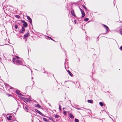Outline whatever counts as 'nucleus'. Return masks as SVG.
<instances>
[{
  "instance_id": "1",
  "label": "nucleus",
  "mask_w": 122,
  "mask_h": 122,
  "mask_svg": "<svg viewBox=\"0 0 122 122\" xmlns=\"http://www.w3.org/2000/svg\"><path fill=\"white\" fill-rule=\"evenodd\" d=\"M21 22L23 23V25L25 27H27L28 24L27 22L24 20H21Z\"/></svg>"
},
{
  "instance_id": "2",
  "label": "nucleus",
  "mask_w": 122,
  "mask_h": 122,
  "mask_svg": "<svg viewBox=\"0 0 122 122\" xmlns=\"http://www.w3.org/2000/svg\"><path fill=\"white\" fill-rule=\"evenodd\" d=\"M27 18L28 19V20L29 21V22L30 23V24L32 23V20L30 17L28 16H26Z\"/></svg>"
},
{
  "instance_id": "3",
  "label": "nucleus",
  "mask_w": 122,
  "mask_h": 122,
  "mask_svg": "<svg viewBox=\"0 0 122 122\" xmlns=\"http://www.w3.org/2000/svg\"><path fill=\"white\" fill-rule=\"evenodd\" d=\"M102 25L106 29L107 31H108L109 30V28L106 25L104 24H103Z\"/></svg>"
},
{
  "instance_id": "4",
  "label": "nucleus",
  "mask_w": 122,
  "mask_h": 122,
  "mask_svg": "<svg viewBox=\"0 0 122 122\" xmlns=\"http://www.w3.org/2000/svg\"><path fill=\"white\" fill-rule=\"evenodd\" d=\"M21 62V61L19 60H17L16 61V63L18 65H20Z\"/></svg>"
},
{
  "instance_id": "5",
  "label": "nucleus",
  "mask_w": 122,
  "mask_h": 122,
  "mask_svg": "<svg viewBox=\"0 0 122 122\" xmlns=\"http://www.w3.org/2000/svg\"><path fill=\"white\" fill-rule=\"evenodd\" d=\"M29 35V32L28 31L26 34H25L24 35V37H27Z\"/></svg>"
},
{
  "instance_id": "6",
  "label": "nucleus",
  "mask_w": 122,
  "mask_h": 122,
  "mask_svg": "<svg viewBox=\"0 0 122 122\" xmlns=\"http://www.w3.org/2000/svg\"><path fill=\"white\" fill-rule=\"evenodd\" d=\"M25 101L27 102H30V100L27 98H25L24 99Z\"/></svg>"
},
{
  "instance_id": "7",
  "label": "nucleus",
  "mask_w": 122,
  "mask_h": 122,
  "mask_svg": "<svg viewBox=\"0 0 122 122\" xmlns=\"http://www.w3.org/2000/svg\"><path fill=\"white\" fill-rule=\"evenodd\" d=\"M71 15L74 16L75 17L76 16V15L74 11V10H72L71 11Z\"/></svg>"
},
{
  "instance_id": "8",
  "label": "nucleus",
  "mask_w": 122,
  "mask_h": 122,
  "mask_svg": "<svg viewBox=\"0 0 122 122\" xmlns=\"http://www.w3.org/2000/svg\"><path fill=\"white\" fill-rule=\"evenodd\" d=\"M12 118V116L10 115L8 117L7 116V119L9 120H11Z\"/></svg>"
},
{
  "instance_id": "9",
  "label": "nucleus",
  "mask_w": 122,
  "mask_h": 122,
  "mask_svg": "<svg viewBox=\"0 0 122 122\" xmlns=\"http://www.w3.org/2000/svg\"><path fill=\"white\" fill-rule=\"evenodd\" d=\"M25 31V28L23 27H22L21 30V33H24Z\"/></svg>"
},
{
  "instance_id": "10",
  "label": "nucleus",
  "mask_w": 122,
  "mask_h": 122,
  "mask_svg": "<svg viewBox=\"0 0 122 122\" xmlns=\"http://www.w3.org/2000/svg\"><path fill=\"white\" fill-rule=\"evenodd\" d=\"M87 102L88 103H93V101L92 100H87Z\"/></svg>"
},
{
  "instance_id": "11",
  "label": "nucleus",
  "mask_w": 122,
  "mask_h": 122,
  "mask_svg": "<svg viewBox=\"0 0 122 122\" xmlns=\"http://www.w3.org/2000/svg\"><path fill=\"white\" fill-rule=\"evenodd\" d=\"M36 111L39 114H40V115H43V114L40 111H39V110H36Z\"/></svg>"
},
{
  "instance_id": "12",
  "label": "nucleus",
  "mask_w": 122,
  "mask_h": 122,
  "mask_svg": "<svg viewBox=\"0 0 122 122\" xmlns=\"http://www.w3.org/2000/svg\"><path fill=\"white\" fill-rule=\"evenodd\" d=\"M81 13L82 15V17L83 18L85 16V14L84 11L81 12Z\"/></svg>"
},
{
  "instance_id": "13",
  "label": "nucleus",
  "mask_w": 122,
  "mask_h": 122,
  "mask_svg": "<svg viewBox=\"0 0 122 122\" xmlns=\"http://www.w3.org/2000/svg\"><path fill=\"white\" fill-rule=\"evenodd\" d=\"M67 72H68V73L69 74V75L71 76H72L73 75L71 73V72H70V71L68 70L67 71Z\"/></svg>"
},
{
  "instance_id": "14",
  "label": "nucleus",
  "mask_w": 122,
  "mask_h": 122,
  "mask_svg": "<svg viewBox=\"0 0 122 122\" xmlns=\"http://www.w3.org/2000/svg\"><path fill=\"white\" fill-rule=\"evenodd\" d=\"M119 31L120 34L122 35V27L119 29Z\"/></svg>"
},
{
  "instance_id": "15",
  "label": "nucleus",
  "mask_w": 122,
  "mask_h": 122,
  "mask_svg": "<svg viewBox=\"0 0 122 122\" xmlns=\"http://www.w3.org/2000/svg\"><path fill=\"white\" fill-rule=\"evenodd\" d=\"M99 104L102 107L104 105L103 103L102 102H100Z\"/></svg>"
},
{
  "instance_id": "16",
  "label": "nucleus",
  "mask_w": 122,
  "mask_h": 122,
  "mask_svg": "<svg viewBox=\"0 0 122 122\" xmlns=\"http://www.w3.org/2000/svg\"><path fill=\"white\" fill-rule=\"evenodd\" d=\"M70 117L71 118H73L74 117V116L70 114L69 115Z\"/></svg>"
},
{
  "instance_id": "17",
  "label": "nucleus",
  "mask_w": 122,
  "mask_h": 122,
  "mask_svg": "<svg viewBox=\"0 0 122 122\" xmlns=\"http://www.w3.org/2000/svg\"><path fill=\"white\" fill-rule=\"evenodd\" d=\"M15 17L18 18V19H19L20 17V16L18 15H15Z\"/></svg>"
},
{
  "instance_id": "18",
  "label": "nucleus",
  "mask_w": 122,
  "mask_h": 122,
  "mask_svg": "<svg viewBox=\"0 0 122 122\" xmlns=\"http://www.w3.org/2000/svg\"><path fill=\"white\" fill-rule=\"evenodd\" d=\"M36 107H38L39 108H40L41 106L39 104H38L36 105Z\"/></svg>"
},
{
  "instance_id": "19",
  "label": "nucleus",
  "mask_w": 122,
  "mask_h": 122,
  "mask_svg": "<svg viewBox=\"0 0 122 122\" xmlns=\"http://www.w3.org/2000/svg\"><path fill=\"white\" fill-rule=\"evenodd\" d=\"M16 93L17 94H18L19 95H22L21 93L19 92H18L17 91H16Z\"/></svg>"
},
{
  "instance_id": "20",
  "label": "nucleus",
  "mask_w": 122,
  "mask_h": 122,
  "mask_svg": "<svg viewBox=\"0 0 122 122\" xmlns=\"http://www.w3.org/2000/svg\"><path fill=\"white\" fill-rule=\"evenodd\" d=\"M12 61L13 62H15V61L16 62V58H13Z\"/></svg>"
},
{
  "instance_id": "21",
  "label": "nucleus",
  "mask_w": 122,
  "mask_h": 122,
  "mask_svg": "<svg viewBox=\"0 0 122 122\" xmlns=\"http://www.w3.org/2000/svg\"><path fill=\"white\" fill-rule=\"evenodd\" d=\"M43 120L45 122H47V121L46 119L45 118H43Z\"/></svg>"
},
{
  "instance_id": "22",
  "label": "nucleus",
  "mask_w": 122,
  "mask_h": 122,
  "mask_svg": "<svg viewBox=\"0 0 122 122\" xmlns=\"http://www.w3.org/2000/svg\"><path fill=\"white\" fill-rule=\"evenodd\" d=\"M82 6L84 8V9L86 10H87V8L85 7L84 5H82Z\"/></svg>"
},
{
  "instance_id": "23",
  "label": "nucleus",
  "mask_w": 122,
  "mask_h": 122,
  "mask_svg": "<svg viewBox=\"0 0 122 122\" xmlns=\"http://www.w3.org/2000/svg\"><path fill=\"white\" fill-rule=\"evenodd\" d=\"M47 37L48 38H49L50 39H51V40L53 41H55L53 39L51 38V37H49V36H47Z\"/></svg>"
},
{
  "instance_id": "24",
  "label": "nucleus",
  "mask_w": 122,
  "mask_h": 122,
  "mask_svg": "<svg viewBox=\"0 0 122 122\" xmlns=\"http://www.w3.org/2000/svg\"><path fill=\"white\" fill-rule=\"evenodd\" d=\"M75 122H79V121L76 118L75 119Z\"/></svg>"
},
{
  "instance_id": "25",
  "label": "nucleus",
  "mask_w": 122,
  "mask_h": 122,
  "mask_svg": "<svg viewBox=\"0 0 122 122\" xmlns=\"http://www.w3.org/2000/svg\"><path fill=\"white\" fill-rule=\"evenodd\" d=\"M88 18H85L84 19V20L85 21H87L88 20Z\"/></svg>"
},
{
  "instance_id": "26",
  "label": "nucleus",
  "mask_w": 122,
  "mask_h": 122,
  "mask_svg": "<svg viewBox=\"0 0 122 122\" xmlns=\"http://www.w3.org/2000/svg\"><path fill=\"white\" fill-rule=\"evenodd\" d=\"M80 10L81 12H84V11L82 10V9H81L80 7H79Z\"/></svg>"
},
{
  "instance_id": "27",
  "label": "nucleus",
  "mask_w": 122,
  "mask_h": 122,
  "mask_svg": "<svg viewBox=\"0 0 122 122\" xmlns=\"http://www.w3.org/2000/svg\"><path fill=\"white\" fill-rule=\"evenodd\" d=\"M120 105H119V106H121L122 105V103L121 102H119Z\"/></svg>"
},
{
  "instance_id": "28",
  "label": "nucleus",
  "mask_w": 122,
  "mask_h": 122,
  "mask_svg": "<svg viewBox=\"0 0 122 122\" xmlns=\"http://www.w3.org/2000/svg\"><path fill=\"white\" fill-rule=\"evenodd\" d=\"M59 117V116L58 115H56L55 116V117L56 118H58Z\"/></svg>"
},
{
  "instance_id": "29",
  "label": "nucleus",
  "mask_w": 122,
  "mask_h": 122,
  "mask_svg": "<svg viewBox=\"0 0 122 122\" xmlns=\"http://www.w3.org/2000/svg\"><path fill=\"white\" fill-rule=\"evenodd\" d=\"M25 108L26 110H28V108L27 107V106L25 107Z\"/></svg>"
},
{
  "instance_id": "30",
  "label": "nucleus",
  "mask_w": 122,
  "mask_h": 122,
  "mask_svg": "<svg viewBox=\"0 0 122 122\" xmlns=\"http://www.w3.org/2000/svg\"><path fill=\"white\" fill-rule=\"evenodd\" d=\"M18 27V26L17 25H15V28L16 29H17Z\"/></svg>"
},
{
  "instance_id": "31",
  "label": "nucleus",
  "mask_w": 122,
  "mask_h": 122,
  "mask_svg": "<svg viewBox=\"0 0 122 122\" xmlns=\"http://www.w3.org/2000/svg\"><path fill=\"white\" fill-rule=\"evenodd\" d=\"M59 110H60V111H61V106L60 105H59Z\"/></svg>"
},
{
  "instance_id": "32",
  "label": "nucleus",
  "mask_w": 122,
  "mask_h": 122,
  "mask_svg": "<svg viewBox=\"0 0 122 122\" xmlns=\"http://www.w3.org/2000/svg\"><path fill=\"white\" fill-rule=\"evenodd\" d=\"M63 113L64 115H66V111H65L63 112Z\"/></svg>"
},
{
  "instance_id": "33",
  "label": "nucleus",
  "mask_w": 122,
  "mask_h": 122,
  "mask_svg": "<svg viewBox=\"0 0 122 122\" xmlns=\"http://www.w3.org/2000/svg\"><path fill=\"white\" fill-rule=\"evenodd\" d=\"M16 58L17 59H18L19 58V57L18 56H16Z\"/></svg>"
},
{
  "instance_id": "34",
  "label": "nucleus",
  "mask_w": 122,
  "mask_h": 122,
  "mask_svg": "<svg viewBox=\"0 0 122 122\" xmlns=\"http://www.w3.org/2000/svg\"><path fill=\"white\" fill-rule=\"evenodd\" d=\"M120 49L121 50H122V46H121Z\"/></svg>"
},
{
  "instance_id": "35",
  "label": "nucleus",
  "mask_w": 122,
  "mask_h": 122,
  "mask_svg": "<svg viewBox=\"0 0 122 122\" xmlns=\"http://www.w3.org/2000/svg\"><path fill=\"white\" fill-rule=\"evenodd\" d=\"M65 108H63V110H64V109H65Z\"/></svg>"
},
{
  "instance_id": "36",
  "label": "nucleus",
  "mask_w": 122,
  "mask_h": 122,
  "mask_svg": "<svg viewBox=\"0 0 122 122\" xmlns=\"http://www.w3.org/2000/svg\"><path fill=\"white\" fill-rule=\"evenodd\" d=\"M76 21V20H75V21H74L75 22V21Z\"/></svg>"
}]
</instances>
